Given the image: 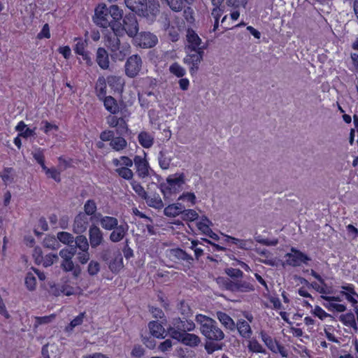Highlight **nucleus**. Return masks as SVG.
<instances>
[{
	"mask_svg": "<svg viewBox=\"0 0 358 358\" xmlns=\"http://www.w3.org/2000/svg\"><path fill=\"white\" fill-rule=\"evenodd\" d=\"M196 322L200 325V332L206 338L204 349L208 355L222 350L225 345L221 341L224 338V334L218 327L217 322L202 314L196 315Z\"/></svg>",
	"mask_w": 358,
	"mask_h": 358,
	"instance_id": "f257e3e1",
	"label": "nucleus"
},
{
	"mask_svg": "<svg viewBox=\"0 0 358 358\" xmlns=\"http://www.w3.org/2000/svg\"><path fill=\"white\" fill-rule=\"evenodd\" d=\"M124 3L132 13L143 17L150 22L155 21L159 13V5L155 1L148 3L147 0H124Z\"/></svg>",
	"mask_w": 358,
	"mask_h": 358,
	"instance_id": "f03ea898",
	"label": "nucleus"
},
{
	"mask_svg": "<svg viewBox=\"0 0 358 358\" xmlns=\"http://www.w3.org/2000/svg\"><path fill=\"white\" fill-rule=\"evenodd\" d=\"M178 327L176 328H168L167 332L170 337L178 342L192 348L198 347L201 343V338L194 334L181 332Z\"/></svg>",
	"mask_w": 358,
	"mask_h": 358,
	"instance_id": "7ed1b4c3",
	"label": "nucleus"
},
{
	"mask_svg": "<svg viewBox=\"0 0 358 358\" xmlns=\"http://www.w3.org/2000/svg\"><path fill=\"white\" fill-rule=\"evenodd\" d=\"M122 24L119 23L116 24L115 27H120L122 29V34L125 32L128 36L134 38L138 33L139 27L138 23L134 13H129L125 15L122 20Z\"/></svg>",
	"mask_w": 358,
	"mask_h": 358,
	"instance_id": "20e7f679",
	"label": "nucleus"
},
{
	"mask_svg": "<svg viewBox=\"0 0 358 358\" xmlns=\"http://www.w3.org/2000/svg\"><path fill=\"white\" fill-rule=\"evenodd\" d=\"M108 13V8L105 4L99 5L94 11L93 16L94 22L99 27L107 28L110 27L112 28V20L110 19Z\"/></svg>",
	"mask_w": 358,
	"mask_h": 358,
	"instance_id": "39448f33",
	"label": "nucleus"
},
{
	"mask_svg": "<svg viewBox=\"0 0 358 358\" xmlns=\"http://www.w3.org/2000/svg\"><path fill=\"white\" fill-rule=\"evenodd\" d=\"M143 61L138 55L129 57L124 65L125 74L130 78L136 77L141 71Z\"/></svg>",
	"mask_w": 358,
	"mask_h": 358,
	"instance_id": "423d86ee",
	"label": "nucleus"
},
{
	"mask_svg": "<svg viewBox=\"0 0 358 358\" xmlns=\"http://www.w3.org/2000/svg\"><path fill=\"white\" fill-rule=\"evenodd\" d=\"M187 53L183 62L189 66V73L193 76L199 70V64L203 60L204 50H193L192 52Z\"/></svg>",
	"mask_w": 358,
	"mask_h": 358,
	"instance_id": "0eeeda50",
	"label": "nucleus"
},
{
	"mask_svg": "<svg viewBox=\"0 0 358 358\" xmlns=\"http://www.w3.org/2000/svg\"><path fill=\"white\" fill-rule=\"evenodd\" d=\"M292 252L293 253H287L285 255V264L287 265L296 267L300 266L301 263L308 264V262L311 260V259L305 253L296 250L294 248H292Z\"/></svg>",
	"mask_w": 358,
	"mask_h": 358,
	"instance_id": "6e6552de",
	"label": "nucleus"
},
{
	"mask_svg": "<svg viewBox=\"0 0 358 358\" xmlns=\"http://www.w3.org/2000/svg\"><path fill=\"white\" fill-rule=\"evenodd\" d=\"M136 45L142 48H150L155 46L158 42L157 37L150 32H141L134 38Z\"/></svg>",
	"mask_w": 358,
	"mask_h": 358,
	"instance_id": "1a4fd4ad",
	"label": "nucleus"
},
{
	"mask_svg": "<svg viewBox=\"0 0 358 358\" xmlns=\"http://www.w3.org/2000/svg\"><path fill=\"white\" fill-rule=\"evenodd\" d=\"M187 45H185L186 52H192L193 50H204V46H201V39L198 34L191 28H188L186 34Z\"/></svg>",
	"mask_w": 358,
	"mask_h": 358,
	"instance_id": "9d476101",
	"label": "nucleus"
},
{
	"mask_svg": "<svg viewBox=\"0 0 358 358\" xmlns=\"http://www.w3.org/2000/svg\"><path fill=\"white\" fill-rule=\"evenodd\" d=\"M115 25H112L111 29L113 31V34H109L106 37V45L110 52H115L120 49L121 43L119 36H123L122 29H120V27H115Z\"/></svg>",
	"mask_w": 358,
	"mask_h": 358,
	"instance_id": "9b49d317",
	"label": "nucleus"
},
{
	"mask_svg": "<svg viewBox=\"0 0 358 358\" xmlns=\"http://www.w3.org/2000/svg\"><path fill=\"white\" fill-rule=\"evenodd\" d=\"M89 241L92 248H96L104 243L103 233L96 224H91L89 228Z\"/></svg>",
	"mask_w": 358,
	"mask_h": 358,
	"instance_id": "f8f14e48",
	"label": "nucleus"
},
{
	"mask_svg": "<svg viewBox=\"0 0 358 358\" xmlns=\"http://www.w3.org/2000/svg\"><path fill=\"white\" fill-rule=\"evenodd\" d=\"M152 186L158 187V185L155 182L150 184L148 186V194L146 199L144 200L148 206L155 209H162L164 207L163 201L158 193L152 192L151 191Z\"/></svg>",
	"mask_w": 358,
	"mask_h": 358,
	"instance_id": "ddd939ff",
	"label": "nucleus"
},
{
	"mask_svg": "<svg viewBox=\"0 0 358 358\" xmlns=\"http://www.w3.org/2000/svg\"><path fill=\"white\" fill-rule=\"evenodd\" d=\"M89 219L86 214L80 212L74 218L73 224V231L76 234H81L84 233L88 227Z\"/></svg>",
	"mask_w": 358,
	"mask_h": 358,
	"instance_id": "4468645a",
	"label": "nucleus"
},
{
	"mask_svg": "<svg viewBox=\"0 0 358 358\" xmlns=\"http://www.w3.org/2000/svg\"><path fill=\"white\" fill-rule=\"evenodd\" d=\"M173 327H169V328H176L177 327L180 328L178 331H181V332H190L195 329L196 325L194 322L192 320L182 319L180 317H176L173 320L172 322Z\"/></svg>",
	"mask_w": 358,
	"mask_h": 358,
	"instance_id": "2eb2a0df",
	"label": "nucleus"
},
{
	"mask_svg": "<svg viewBox=\"0 0 358 358\" xmlns=\"http://www.w3.org/2000/svg\"><path fill=\"white\" fill-rule=\"evenodd\" d=\"M110 234L109 240L113 243H118L124 239L127 234L129 226L127 223L124 222L122 224L117 225L115 228L112 229Z\"/></svg>",
	"mask_w": 358,
	"mask_h": 358,
	"instance_id": "dca6fc26",
	"label": "nucleus"
},
{
	"mask_svg": "<svg viewBox=\"0 0 358 358\" xmlns=\"http://www.w3.org/2000/svg\"><path fill=\"white\" fill-rule=\"evenodd\" d=\"M95 218L99 222L101 227L105 230L111 231L118 224V220L116 217L103 216L100 213L95 215Z\"/></svg>",
	"mask_w": 358,
	"mask_h": 358,
	"instance_id": "f3484780",
	"label": "nucleus"
},
{
	"mask_svg": "<svg viewBox=\"0 0 358 358\" xmlns=\"http://www.w3.org/2000/svg\"><path fill=\"white\" fill-rule=\"evenodd\" d=\"M96 62L103 70H107L110 67L108 52L104 48L99 47L96 52Z\"/></svg>",
	"mask_w": 358,
	"mask_h": 358,
	"instance_id": "a211bd4d",
	"label": "nucleus"
},
{
	"mask_svg": "<svg viewBox=\"0 0 358 358\" xmlns=\"http://www.w3.org/2000/svg\"><path fill=\"white\" fill-rule=\"evenodd\" d=\"M134 163L136 168V172L140 178H144L149 174V164L145 159L141 156L136 155L134 159Z\"/></svg>",
	"mask_w": 358,
	"mask_h": 358,
	"instance_id": "6ab92c4d",
	"label": "nucleus"
},
{
	"mask_svg": "<svg viewBox=\"0 0 358 358\" xmlns=\"http://www.w3.org/2000/svg\"><path fill=\"white\" fill-rule=\"evenodd\" d=\"M148 328L151 335L157 338H164L168 334L165 329L158 321H151L148 323Z\"/></svg>",
	"mask_w": 358,
	"mask_h": 358,
	"instance_id": "aec40b11",
	"label": "nucleus"
},
{
	"mask_svg": "<svg viewBox=\"0 0 358 358\" xmlns=\"http://www.w3.org/2000/svg\"><path fill=\"white\" fill-rule=\"evenodd\" d=\"M254 290V285L249 282L241 279L232 280V292H250Z\"/></svg>",
	"mask_w": 358,
	"mask_h": 358,
	"instance_id": "412c9836",
	"label": "nucleus"
},
{
	"mask_svg": "<svg viewBox=\"0 0 358 358\" xmlns=\"http://www.w3.org/2000/svg\"><path fill=\"white\" fill-rule=\"evenodd\" d=\"M59 255L62 259L60 264L61 268L64 272H69L71 270H73L74 268V263L72 260L73 257L67 254L66 250H61Z\"/></svg>",
	"mask_w": 358,
	"mask_h": 358,
	"instance_id": "4be33fe9",
	"label": "nucleus"
},
{
	"mask_svg": "<svg viewBox=\"0 0 358 358\" xmlns=\"http://www.w3.org/2000/svg\"><path fill=\"white\" fill-rule=\"evenodd\" d=\"M169 252L170 257L174 258L175 259L186 261L189 264H192V262L194 261L192 256L187 254L181 248H177L171 249Z\"/></svg>",
	"mask_w": 358,
	"mask_h": 358,
	"instance_id": "5701e85b",
	"label": "nucleus"
},
{
	"mask_svg": "<svg viewBox=\"0 0 358 358\" xmlns=\"http://www.w3.org/2000/svg\"><path fill=\"white\" fill-rule=\"evenodd\" d=\"M103 102L105 108L111 114H116L119 112L120 108L117 100L112 96H106L101 100Z\"/></svg>",
	"mask_w": 358,
	"mask_h": 358,
	"instance_id": "b1692460",
	"label": "nucleus"
},
{
	"mask_svg": "<svg viewBox=\"0 0 358 358\" xmlns=\"http://www.w3.org/2000/svg\"><path fill=\"white\" fill-rule=\"evenodd\" d=\"M106 80L103 76H99L95 85V92L99 100L106 96Z\"/></svg>",
	"mask_w": 358,
	"mask_h": 358,
	"instance_id": "393cba45",
	"label": "nucleus"
},
{
	"mask_svg": "<svg viewBox=\"0 0 358 358\" xmlns=\"http://www.w3.org/2000/svg\"><path fill=\"white\" fill-rule=\"evenodd\" d=\"M240 335L245 338H250L252 335V329L250 324L244 320H240L236 324Z\"/></svg>",
	"mask_w": 358,
	"mask_h": 358,
	"instance_id": "a878e982",
	"label": "nucleus"
},
{
	"mask_svg": "<svg viewBox=\"0 0 358 358\" xmlns=\"http://www.w3.org/2000/svg\"><path fill=\"white\" fill-rule=\"evenodd\" d=\"M217 317L219 321L223 324L227 329H229L231 331L236 329V324L232 318L227 315V313L218 311L216 313Z\"/></svg>",
	"mask_w": 358,
	"mask_h": 358,
	"instance_id": "bb28decb",
	"label": "nucleus"
},
{
	"mask_svg": "<svg viewBox=\"0 0 358 358\" xmlns=\"http://www.w3.org/2000/svg\"><path fill=\"white\" fill-rule=\"evenodd\" d=\"M166 183H168L171 187H174V189L180 188L182 184L185 183V175L184 173H180L177 176V174L169 176L166 178Z\"/></svg>",
	"mask_w": 358,
	"mask_h": 358,
	"instance_id": "cd10ccee",
	"label": "nucleus"
},
{
	"mask_svg": "<svg viewBox=\"0 0 358 358\" xmlns=\"http://www.w3.org/2000/svg\"><path fill=\"white\" fill-rule=\"evenodd\" d=\"M171 159V157L169 155L167 150L163 149L159 152V164L162 169L166 170L169 169Z\"/></svg>",
	"mask_w": 358,
	"mask_h": 358,
	"instance_id": "c85d7f7f",
	"label": "nucleus"
},
{
	"mask_svg": "<svg viewBox=\"0 0 358 358\" xmlns=\"http://www.w3.org/2000/svg\"><path fill=\"white\" fill-rule=\"evenodd\" d=\"M106 83L109 87L114 91H121L123 87V83L121 77L116 76H109L106 78Z\"/></svg>",
	"mask_w": 358,
	"mask_h": 358,
	"instance_id": "c756f323",
	"label": "nucleus"
},
{
	"mask_svg": "<svg viewBox=\"0 0 358 358\" xmlns=\"http://www.w3.org/2000/svg\"><path fill=\"white\" fill-rule=\"evenodd\" d=\"M138 140L145 148H150L154 143V138L146 131H141L138 136Z\"/></svg>",
	"mask_w": 358,
	"mask_h": 358,
	"instance_id": "7c9ffc66",
	"label": "nucleus"
},
{
	"mask_svg": "<svg viewBox=\"0 0 358 358\" xmlns=\"http://www.w3.org/2000/svg\"><path fill=\"white\" fill-rule=\"evenodd\" d=\"M259 335L266 347L273 352L276 353V346L278 342L275 340L273 341V338L263 330L260 331Z\"/></svg>",
	"mask_w": 358,
	"mask_h": 358,
	"instance_id": "2f4dec72",
	"label": "nucleus"
},
{
	"mask_svg": "<svg viewBox=\"0 0 358 358\" xmlns=\"http://www.w3.org/2000/svg\"><path fill=\"white\" fill-rule=\"evenodd\" d=\"M339 320L345 326H349L355 329H357L355 316L352 312L350 311L346 314L340 315Z\"/></svg>",
	"mask_w": 358,
	"mask_h": 358,
	"instance_id": "473e14b6",
	"label": "nucleus"
},
{
	"mask_svg": "<svg viewBox=\"0 0 358 358\" xmlns=\"http://www.w3.org/2000/svg\"><path fill=\"white\" fill-rule=\"evenodd\" d=\"M108 266L113 273H117L123 267V259L120 252L110 261Z\"/></svg>",
	"mask_w": 358,
	"mask_h": 358,
	"instance_id": "72a5a7b5",
	"label": "nucleus"
},
{
	"mask_svg": "<svg viewBox=\"0 0 358 358\" xmlns=\"http://www.w3.org/2000/svg\"><path fill=\"white\" fill-rule=\"evenodd\" d=\"M110 145L115 151L124 150L127 146V142L123 136L114 137L110 143Z\"/></svg>",
	"mask_w": 358,
	"mask_h": 358,
	"instance_id": "f704fd0d",
	"label": "nucleus"
},
{
	"mask_svg": "<svg viewBox=\"0 0 358 358\" xmlns=\"http://www.w3.org/2000/svg\"><path fill=\"white\" fill-rule=\"evenodd\" d=\"M74 243L82 252L88 250L90 245L86 236L82 235V234L74 238Z\"/></svg>",
	"mask_w": 358,
	"mask_h": 358,
	"instance_id": "c9c22d12",
	"label": "nucleus"
},
{
	"mask_svg": "<svg viewBox=\"0 0 358 358\" xmlns=\"http://www.w3.org/2000/svg\"><path fill=\"white\" fill-rule=\"evenodd\" d=\"M178 310L182 316V319H187L192 316L193 311L190 306L185 302V300H182L178 304Z\"/></svg>",
	"mask_w": 358,
	"mask_h": 358,
	"instance_id": "e433bc0d",
	"label": "nucleus"
},
{
	"mask_svg": "<svg viewBox=\"0 0 358 358\" xmlns=\"http://www.w3.org/2000/svg\"><path fill=\"white\" fill-rule=\"evenodd\" d=\"M1 178L6 185L14 182L15 171L13 168L6 167L3 169Z\"/></svg>",
	"mask_w": 358,
	"mask_h": 358,
	"instance_id": "4c0bfd02",
	"label": "nucleus"
},
{
	"mask_svg": "<svg viewBox=\"0 0 358 358\" xmlns=\"http://www.w3.org/2000/svg\"><path fill=\"white\" fill-rule=\"evenodd\" d=\"M158 188L160 189L165 200L169 199L173 194H176L178 192V189H174V187L164 182L161 183Z\"/></svg>",
	"mask_w": 358,
	"mask_h": 358,
	"instance_id": "58836bf2",
	"label": "nucleus"
},
{
	"mask_svg": "<svg viewBox=\"0 0 358 358\" xmlns=\"http://www.w3.org/2000/svg\"><path fill=\"white\" fill-rule=\"evenodd\" d=\"M43 246L45 248L51 249V250H57L60 247V244L59 241H57V238H55V236H47L43 241Z\"/></svg>",
	"mask_w": 358,
	"mask_h": 358,
	"instance_id": "ea45409f",
	"label": "nucleus"
},
{
	"mask_svg": "<svg viewBox=\"0 0 358 358\" xmlns=\"http://www.w3.org/2000/svg\"><path fill=\"white\" fill-rule=\"evenodd\" d=\"M57 241L67 245H71V244L74 243L73 236L71 234L66 231L58 232L57 234Z\"/></svg>",
	"mask_w": 358,
	"mask_h": 358,
	"instance_id": "a19ab883",
	"label": "nucleus"
},
{
	"mask_svg": "<svg viewBox=\"0 0 358 358\" xmlns=\"http://www.w3.org/2000/svg\"><path fill=\"white\" fill-rule=\"evenodd\" d=\"M108 13L110 19L112 20V24H116L113 21H117L122 17V10H121L117 5H113L108 8Z\"/></svg>",
	"mask_w": 358,
	"mask_h": 358,
	"instance_id": "79ce46f5",
	"label": "nucleus"
},
{
	"mask_svg": "<svg viewBox=\"0 0 358 358\" xmlns=\"http://www.w3.org/2000/svg\"><path fill=\"white\" fill-rule=\"evenodd\" d=\"M248 348L250 352L255 353H263L266 354V350L262 347V345L255 338H252L249 341Z\"/></svg>",
	"mask_w": 358,
	"mask_h": 358,
	"instance_id": "37998d69",
	"label": "nucleus"
},
{
	"mask_svg": "<svg viewBox=\"0 0 358 358\" xmlns=\"http://www.w3.org/2000/svg\"><path fill=\"white\" fill-rule=\"evenodd\" d=\"M97 206L96 202L93 199L87 200L84 204V213L86 214V216H92L96 215L95 213L96 211Z\"/></svg>",
	"mask_w": 358,
	"mask_h": 358,
	"instance_id": "c03bdc74",
	"label": "nucleus"
},
{
	"mask_svg": "<svg viewBox=\"0 0 358 358\" xmlns=\"http://www.w3.org/2000/svg\"><path fill=\"white\" fill-rule=\"evenodd\" d=\"M215 280L220 288L232 292V280L229 278L220 276Z\"/></svg>",
	"mask_w": 358,
	"mask_h": 358,
	"instance_id": "a18cd8bd",
	"label": "nucleus"
},
{
	"mask_svg": "<svg viewBox=\"0 0 358 358\" xmlns=\"http://www.w3.org/2000/svg\"><path fill=\"white\" fill-rule=\"evenodd\" d=\"M169 71L178 78H182L186 73L185 69L178 62H174L169 66Z\"/></svg>",
	"mask_w": 358,
	"mask_h": 358,
	"instance_id": "49530a36",
	"label": "nucleus"
},
{
	"mask_svg": "<svg viewBox=\"0 0 358 358\" xmlns=\"http://www.w3.org/2000/svg\"><path fill=\"white\" fill-rule=\"evenodd\" d=\"M115 128L116 134L120 136H124L127 134H131L126 121L122 117H120V122Z\"/></svg>",
	"mask_w": 358,
	"mask_h": 358,
	"instance_id": "de8ad7c7",
	"label": "nucleus"
},
{
	"mask_svg": "<svg viewBox=\"0 0 358 358\" xmlns=\"http://www.w3.org/2000/svg\"><path fill=\"white\" fill-rule=\"evenodd\" d=\"M47 290L48 292L55 296H59L62 294V285L56 284L53 281H48L47 283Z\"/></svg>",
	"mask_w": 358,
	"mask_h": 358,
	"instance_id": "09e8293b",
	"label": "nucleus"
},
{
	"mask_svg": "<svg viewBox=\"0 0 358 358\" xmlns=\"http://www.w3.org/2000/svg\"><path fill=\"white\" fill-rule=\"evenodd\" d=\"M129 46L120 45V49L115 52H111V57L115 59L122 61L128 54Z\"/></svg>",
	"mask_w": 358,
	"mask_h": 358,
	"instance_id": "8fccbe9b",
	"label": "nucleus"
},
{
	"mask_svg": "<svg viewBox=\"0 0 358 358\" xmlns=\"http://www.w3.org/2000/svg\"><path fill=\"white\" fill-rule=\"evenodd\" d=\"M134 191L143 200L146 199L148 191L146 192L143 187L138 182L131 180L130 182Z\"/></svg>",
	"mask_w": 358,
	"mask_h": 358,
	"instance_id": "3c124183",
	"label": "nucleus"
},
{
	"mask_svg": "<svg viewBox=\"0 0 358 358\" xmlns=\"http://www.w3.org/2000/svg\"><path fill=\"white\" fill-rule=\"evenodd\" d=\"M225 273L231 278V280H235L237 279H242L243 277V272L238 268H227L225 270Z\"/></svg>",
	"mask_w": 358,
	"mask_h": 358,
	"instance_id": "603ef678",
	"label": "nucleus"
},
{
	"mask_svg": "<svg viewBox=\"0 0 358 358\" xmlns=\"http://www.w3.org/2000/svg\"><path fill=\"white\" fill-rule=\"evenodd\" d=\"M34 159L41 165L42 169L45 171L48 167L45 164V156L41 148H38L34 152H32Z\"/></svg>",
	"mask_w": 358,
	"mask_h": 358,
	"instance_id": "864d4df0",
	"label": "nucleus"
},
{
	"mask_svg": "<svg viewBox=\"0 0 358 358\" xmlns=\"http://www.w3.org/2000/svg\"><path fill=\"white\" fill-rule=\"evenodd\" d=\"M118 175L122 178L131 180L133 178L134 173L131 169L127 167H120L115 170Z\"/></svg>",
	"mask_w": 358,
	"mask_h": 358,
	"instance_id": "5fc2aeb1",
	"label": "nucleus"
},
{
	"mask_svg": "<svg viewBox=\"0 0 358 358\" xmlns=\"http://www.w3.org/2000/svg\"><path fill=\"white\" fill-rule=\"evenodd\" d=\"M55 317V315L54 314L48 315V316H43V317H34V328H37L39 325L41 324H48L52 322V320Z\"/></svg>",
	"mask_w": 358,
	"mask_h": 358,
	"instance_id": "6e6d98bb",
	"label": "nucleus"
},
{
	"mask_svg": "<svg viewBox=\"0 0 358 358\" xmlns=\"http://www.w3.org/2000/svg\"><path fill=\"white\" fill-rule=\"evenodd\" d=\"M181 215L182 219L185 221H194L199 217L198 213L192 209L184 210Z\"/></svg>",
	"mask_w": 358,
	"mask_h": 358,
	"instance_id": "4d7b16f0",
	"label": "nucleus"
},
{
	"mask_svg": "<svg viewBox=\"0 0 358 358\" xmlns=\"http://www.w3.org/2000/svg\"><path fill=\"white\" fill-rule=\"evenodd\" d=\"M170 8L175 12L182 10L184 7L183 0H166Z\"/></svg>",
	"mask_w": 358,
	"mask_h": 358,
	"instance_id": "13d9d810",
	"label": "nucleus"
},
{
	"mask_svg": "<svg viewBox=\"0 0 358 358\" xmlns=\"http://www.w3.org/2000/svg\"><path fill=\"white\" fill-rule=\"evenodd\" d=\"M24 283L29 291H34L36 289V279L31 273H28Z\"/></svg>",
	"mask_w": 358,
	"mask_h": 358,
	"instance_id": "bf43d9fd",
	"label": "nucleus"
},
{
	"mask_svg": "<svg viewBox=\"0 0 358 358\" xmlns=\"http://www.w3.org/2000/svg\"><path fill=\"white\" fill-rule=\"evenodd\" d=\"M226 241L227 242H231L233 244L238 245V248L243 249V250H248L249 248L247 246V242L248 241L245 240H240L238 238L230 236H226Z\"/></svg>",
	"mask_w": 358,
	"mask_h": 358,
	"instance_id": "052dcab7",
	"label": "nucleus"
},
{
	"mask_svg": "<svg viewBox=\"0 0 358 358\" xmlns=\"http://www.w3.org/2000/svg\"><path fill=\"white\" fill-rule=\"evenodd\" d=\"M75 41H78L74 48L75 52L78 55H80L85 52L86 50L85 49L87 45V39L83 41L80 38H76Z\"/></svg>",
	"mask_w": 358,
	"mask_h": 358,
	"instance_id": "680f3d73",
	"label": "nucleus"
},
{
	"mask_svg": "<svg viewBox=\"0 0 358 358\" xmlns=\"http://www.w3.org/2000/svg\"><path fill=\"white\" fill-rule=\"evenodd\" d=\"M100 271V264L98 262L92 260L87 266V272L90 275H96Z\"/></svg>",
	"mask_w": 358,
	"mask_h": 358,
	"instance_id": "e2e57ef3",
	"label": "nucleus"
},
{
	"mask_svg": "<svg viewBox=\"0 0 358 358\" xmlns=\"http://www.w3.org/2000/svg\"><path fill=\"white\" fill-rule=\"evenodd\" d=\"M41 124L43 126L41 129L46 134H48L51 130H55L56 131L59 130V127L57 125L53 124L47 120H43L41 122Z\"/></svg>",
	"mask_w": 358,
	"mask_h": 358,
	"instance_id": "0e129e2a",
	"label": "nucleus"
},
{
	"mask_svg": "<svg viewBox=\"0 0 358 358\" xmlns=\"http://www.w3.org/2000/svg\"><path fill=\"white\" fill-rule=\"evenodd\" d=\"M58 259L57 255L50 253L45 257L43 264L45 267H48L52 265L55 262H57Z\"/></svg>",
	"mask_w": 358,
	"mask_h": 358,
	"instance_id": "69168bd1",
	"label": "nucleus"
},
{
	"mask_svg": "<svg viewBox=\"0 0 358 358\" xmlns=\"http://www.w3.org/2000/svg\"><path fill=\"white\" fill-rule=\"evenodd\" d=\"M164 214L167 217H174L180 215V211L177 210L175 205L170 204L164 208Z\"/></svg>",
	"mask_w": 358,
	"mask_h": 358,
	"instance_id": "338daca9",
	"label": "nucleus"
},
{
	"mask_svg": "<svg viewBox=\"0 0 358 358\" xmlns=\"http://www.w3.org/2000/svg\"><path fill=\"white\" fill-rule=\"evenodd\" d=\"M168 38L172 42H176L179 39L178 30L174 27H168Z\"/></svg>",
	"mask_w": 358,
	"mask_h": 358,
	"instance_id": "774afa93",
	"label": "nucleus"
}]
</instances>
